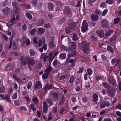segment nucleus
Listing matches in <instances>:
<instances>
[{
    "label": "nucleus",
    "mask_w": 121,
    "mask_h": 121,
    "mask_svg": "<svg viewBox=\"0 0 121 121\" xmlns=\"http://www.w3.org/2000/svg\"><path fill=\"white\" fill-rule=\"evenodd\" d=\"M20 60L22 64H25L27 62L28 67L30 70V68L34 66L35 62L34 60L32 59L26 57L24 58L23 56H21L20 58Z\"/></svg>",
    "instance_id": "1"
},
{
    "label": "nucleus",
    "mask_w": 121,
    "mask_h": 121,
    "mask_svg": "<svg viewBox=\"0 0 121 121\" xmlns=\"http://www.w3.org/2000/svg\"><path fill=\"white\" fill-rule=\"evenodd\" d=\"M82 47L83 48V51L84 52L87 54L90 53V50L89 47V44L85 42H82Z\"/></svg>",
    "instance_id": "2"
},
{
    "label": "nucleus",
    "mask_w": 121,
    "mask_h": 121,
    "mask_svg": "<svg viewBox=\"0 0 121 121\" xmlns=\"http://www.w3.org/2000/svg\"><path fill=\"white\" fill-rule=\"evenodd\" d=\"M88 25L86 20H84L82 25V27L81 28L82 31L85 32L88 30Z\"/></svg>",
    "instance_id": "3"
},
{
    "label": "nucleus",
    "mask_w": 121,
    "mask_h": 121,
    "mask_svg": "<svg viewBox=\"0 0 121 121\" xmlns=\"http://www.w3.org/2000/svg\"><path fill=\"white\" fill-rule=\"evenodd\" d=\"M64 11L65 14L67 15H71L72 13V12L68 6H66L64 9Z\"/></svg>",
    "instance_id": "4"
},
{
    "label": "nucleus",
    "mask_w": 121,
    "mask_h": 121,
    "mask_svg": "<svg viewBox=\"0 0 121 121\" xmlns=\"http://www.w3.org/2000/svg\"><path fill=\"white\" fill-rule=\"evenodd\" d=\"M108 21L106 20H103L101 22V26L103 28L107 27L108 26Z\"/></svg>",
    "instance_id": "5"
},
{
    "label": "nucleus",
    "mask_w": 121,
    "mask_h": 121,
    "mask_svg": "<svg viewBox=\"0 0 121 121\" xmlns=\"http://www.w3.org/2000/svg\"><path fill=\"white\" fill-rule=\"evenodd\" d=\"M76 44L73 42H71L69 45V47L68 48V50L71 51L72 50L75 49L76 48Z\"/></svg>",
    "instance_id": "6"
},
{
    "label": "nucleus",
    "mask_w": 121,
    "mask_h": 121,
    "mask_svg": "<svg viewBox=\"0 0 121 121\" xmlns=\"http://www.w3.org/2000/svg\"><path fill=\"white\" fill-rule=\"evenodd\" d=\"M42 87V85L40 81L36 82L35 85L34 89L36 90L39 89Z\"/></svg>",
    "instance_id": "7"
},
{
    "label": "nucleus",
    "mask_w": 121,
    "mask_h": 121,
    "mask_svg": "<svg viewBox=\"0 0 121 121\" xmlns=\"http://www.w3.org/2000/svg\"><path fill=\"white\" fill-rule=\"evenodd\" d=\"M54 37H52V38L51 41L48 44L50 48H53L55 46V45L54 42Z\"/></svg>",
    "instance_id": "8"
},
{
    "label": "nucleus",
    "mask_w": 121,
    "mask_h": 121,
    "mask_svg": "<svg viewBox=\"0 0 121 121\" xmlns=\"http://www.w3.org/2000/svg\"><path fill=\"white\" fill-rule=\"evenodd\" d=\"M97 35L101 38L103 37L104 35V33L102 30L97 31Z\"/></svg>",
    "instance_id": "9"
},
{
    "label": "nucleus",
    "mask_w": 121,
    "mask_h": 121,
    "mask_svg": "<svg viewBox=\"0 0 121 121\" xmlns=\"http://www.w3.org/2000/svg\"><path fill=\"white\" fill-rule=\"evenodd\" d=\"M48 56L44 54H43L41 56V58L43 59V61L44 62H46L47 60Z\"/></svg>",
    "instance_id": "10"
},
{
    "label": "nucleus",
    "mask_w": 121,
    "mask_h": 121,
    "mask_svg": "<svg viewBox=\"0 0 121 121\" xmlns=\"http://www.w3.org/2000/svg\"><path fill=\"white\" fill-rule=\"evenodd\" d=\"M45 31V29L43 28H39L38 29V34L39 35H41L43 34Z\"/></svg>",
    "instance_id": "11"
},
{
    "label": "nucleus",
    "mask_w": 121,
    "mask_h": 121,
    "mask_svg": "<svg viewBox=\"0 0 121 121\" xmlns=\"http://www.w3.org/2000/svg\"><path fill=\"white\" fill-rule=\"evenodd\" d=\"M91 18L92 20L96 21H97L99 19L98 16L95 15H91Z\"/></svg>",
    "instance_id": "12"
},
{
    "label": "nucleus",
    "mask_w": 121,
    "mask_h": 121,
    "mask_svg": "<svg viewBox=\"0 0 121 121\" xmlns=\"http://www.w3.org/2000/svg\"><path fill=\"white\" fill-rule=\"evenodd\" d=\"M43 111L45 113H46L47 112V111L48 107L46 103L45 102H43Z\"/></svg>",
    "instance_id": "13"
},
{
    "label": "nucleus",
    "mask_w": 121,
    "mask_h": 121,
    "mask_svg": "<svg viewBox=\"0 0 121 121\" xmlns=\"http://www.w3.org/2000/svg\"><path fill=\"white\" fill-rule=\"evenodd\" d=\"M98 95L96 93L94 94L93 96V101L95 102H97L98 100Z\"/></svg>",
    "instance_id": "14"
},
{
    "label": "nucleus",
    "mask_w": 121,
    "mask_h": 121,
    "mask_svg": "<svg viewBox=\"0 0 121 121\" xmlns=\"http://www.w3.org/2000/svg\"><path fill=\"white\" fill-rule=\"evenodd\" d=\"M113 30H110L107 32L105 35L107 36H109L111 35L113 33Z\"/></svg>",
    "instance_id": "15"
},
{
    "label": "nucleus",
    "mask_w": 121,
    "mask_h": 121,
    "mask_svg": "<svg viewBox=\"0 0 121 121\" xmlns=\"http://www.w3.org/2000/svg\"><path fill=\"white\" fill-rule=\"evenodd\" d=\"M121 19L120 17H117L115 18L114 19V24H116L118 23Z\"/></svg>",
    "instance_id": "16"
},
{
    "label": "nucleus",
    "mask_w": 121,
    "mask_h": 121,
    "mask_svg": "<svg viewBox=\"0 0 121 121\" xmlns=\"http://www.w3.org/2000/svg\"><path fill=\"white\" fill-rule=\"evenodd\" d=\"M52 96L55 100L57 99L58 98V94L56 92L54 93L53 94Z\"/></svg>",
    "instance_id": "17"
},
{
    "label": "nucleus",
    "mask_w": 121,
    "mask_h": 121,
    "mask_svg": "<svg viewBox=\"0 0 121 121\" xmlns=\"http://www.w3.org/2000/svg\"><path fill=\"white\" fill-rule=\"evenodd\" d=\"M59 57L61 59H65L66 58V54L65 53H61L59 56Z\"/></svg>",
    "instance_id": "18"
},
{
    "label": "nucleus",
    "mask_w": 121,
    "mask_h": 121,
    "mask_svg": "<svg viewBox=\"0 0 121 121\" xmlns=\"http://www.w3.org/2000/svg\"><path fill=\"white\" fill-rule=\"evenodd\" d=\"M29 52L30 55L31 56H34L35 54V52L32 49H31L29 50Z\"/></svg>",
    "instance_id": "19"
},
{
    "label": "nucleus",
    "mask_w": 121,
    "mask_h": 121,
    "mask_svg": "<svg viewBox=\"0 0 121 121\" xmlns=\"http://www.w3.org/2000/svg\"><path fill=\"white\" fill-rule=\"evenodd\" d=\"M87 71L88 74L89 76H91L92 74L93 71L91 68H88L87 69Z\"/></svg>",
    "instance_id": "20"
},
{
    "label": "nucleus",
    "mask_w": 121,
    "mask_h": 121,
    "mask_svg": "<svg viewBox=\"0 0 121 121\" xmlns=\"http://www.w3.org/2000/svg\"><path fill=\"white\" fill-rule=\"evenodd\" d=\"M2 11L4 14L5 15H7L9 11L8 8L7 7H6L3 9L2 10Z\"/></svg>",
    "instance_id": "21"
},
{
    "label": "nucleus",
    "mask_w": 121,
    "mask_h": 121,
    "mask_svg": "<svg viewBox=\"0 0 121 121\" xmlns=\"http://www.w3.org/2000/svg\"><path fill=\"white\" fill-rule=\"evenodd\" d=\"M102 84L103 86L105 88L109 89L110 88V86H109L108 84L107 83L103 82Z\"/></svg>",
    "instance_id": "22"
},
{
    "label": "nucleus",
    "mask_w": 121,
    "mask_h": 121,
    "mask_svg": "<svg viewBox=\"0 0 121 121\" xmlns=\"http://www.w3.org/2000/svg\"><path fill=\"white\" fill-rule=\"evenodd\" d=\"M52 87V85L51 84L48 85V84H47L44 88V90L45 91H46L47 89L49 90Z\"/></svg>",
    "instance_id": "23"
},
{
    "label": "nucleus",
    "mask_w": 121,
    "mask_h": 121,
    "mask_svg": "<svg viewBox=\"0 0 121 121\" xmlns=\"http://www.w3.org/2000/svg\"><path fill=\"white\" fill-rule=\"evenodd\" d=\"M36 31V29L35 28H34L30 30L29 32L31 35H33L35 33V32Z\"/></svg>",
    "instance_id": "24"
},
{
    "label": "nucleus",
    "mask_w": 121,
    "mask_h": 121,
    "mask_svg": "<svg viewBox=\"0 0 121 121\" xmlns=\"http://www.w3.org/2000/svg\"><path fill=\"white\" fill-rule=\"evenodd\" d=\"M76 23H75L72 22L69 25V27L70 29L74 28L75 26Z\"/></svg>",
    "instance_id": "25"
},
{
    "label": "nucleus",
    "mask_w": 121,
    "mask_h": 121,
    "mask_svg": "<svg viewBox=\"0 0 121 121\" xmlns=\"http://www.w3.org/2000/svg\"><path fill=\"white\" fill-rule=\"evenodd\" d=\"M44 22V20L42 19H41L39 20L38 23L39 25L41 26L43 24Z\"/></svg>",
    "instance_id": "26"
},
{
    "label": "nucleus",
    "mask_w": 121,
    "mask_h": 121,
    "mask_svg": "<svg viewBox=\"0 0 121 121\" xmlns=\"http://www.w3.org/2000/svg\"><path fill=\"white\" fill-rule=\"evenodd\" d=\"M17 98V93H14L12 97V99H15Z\"/></svg>",
    "instance_id": "27"
},
{
    "label": "nucleus",
    "mask_w": 121,
    "mask_h": 121,
    "mask_svg": "<svg viewBox=\"0 0 121 121\" xmlns=\"http://www.w3.org/2000/svg\"><path fill=\"white\" fill-rule=\"evenodd\" d=\"M48 73L46 72H45L43 74L42 76V78H43L44 79H46L48 77Z\"/></svg>",
    "instance_id": "28"
},
{
    "label": "nucleus",
    "mask_w": 121,
    "mask_h": 121,
    "mask_svg": "<svg viewBox=\"0 0 121 121\" xmlns=\"http://www.w3.org/2000/svg\"><path fill=\"white\" fill-rule=\"evenodd\" d=\"M26 17L30 19H32V17L31 14L28 13H26Z\"/></svg>",
    "instance_id": "29"
},
{
    "label": "nucleus",
    "mask_w": 121,
    "mask_h": 121,
    "mask_svg": "<svg viewBox=\"0 0 121 121\" xmlns=\"http://www.w3.org/2000/svg\"><path fill=\"white\" fill-rule=\"evenodd\" d=\"M108 12V10L107 9H105L102 13V15L103 16H105Z\"/></svg>",
    "instance_id": "30"
},
{
    "label": "nucleus",
    "mask_w": 121,
    "mask_h": 121,
    "mask_svg": "<svg viewBox=\"0 0 121 121\" xmlns=\"http://www.w3.org/2000/svg\"><path fill=\"white\" fill-rule=\"evenodd\" d=\"M5 89V88L4 86L0 87V93H4Z\"/></svg>",
    "instance_id": "31"
},
{
    "label": "nucleus",
    "mask_w": 121,
    "mask_h": 121,
    "mask_svg": "<svg viewBox=\"0 0 121 121\" xmlns=\"http://www.w3.org/2000/svg\"><path fill=\"white\" fill-rule=\"evenodd\" d=\"M73 40L75 41H76L78 39V38H77L76 35L75 34L73 35Z\"/></svg>",
    "instance_id": "32"
},
{
    "label": "nucleus",
    "mask_w": 121,
    "mask_h": 121,
    "mask_svg": "<svg viewBox=\"0 0 121 121\" xmlns=\"http://www.w3.org/2000/svg\"><path fill=\"white\" fill-rule=\"evenodd\" d=\"M103 102L106 106L108 107L110 105V103L108 101H103Z\"/></svg>",
    "instance_id": "33"
},
{
    "label": "nucleus",
    "mask_w": 121,
    "mask_h": 121,
    "mask_svg": "<svg viewBox=\"0 0 121 121\" xmlns=\"http://www.w3.org/2000/svg\"><path fill=\"white\" fill-rule=\"evenodd\" d=\"M85 87L87 88H90L91 87L90 83L89 82H86L85 83Z\"/></svg>",
    "instance_id": "34"
},
{
    "label": "nucleus",
    "mask_w": 121,
    "mask_h": 121,
    "mask_svg": "<svg viewBox=\"0 0 121 121\" xmlns=\"http://www.w3.org/2000/svg\"><path fill=\"white\" fill-rule=\"evenodd\" d=\"M53 8V5L51 3H49L48 5V9L50 10H52Z\"/></svg>",
    "instance_id": "35"
},
{
    "label": "nucleus",
    "mask_w": 121,
    "mask_h": 121,
    "mask_svg": "<svg viewBox=\"0 0 121 121\" xmlns=\"http://www.w3.org/2000/svg\"><path fill=\"white\" fill-rule=\"evenodd\" d=\"M12 5L13 7L15 8V9L16 11H19V9H18L16 8V2H13L12 3Z\"/></svg>",
    "instance_id": "36"
},
{
    "label": "nucleus",
    "mask_w": 121,
    "mask_h": 121,
    "mask_svg": "<svg viewBox=\"0 0 121 121\" xmlns=\"http://www.w3.org/2000/svg\"><path fill=\"white\" fill-rule=\"evenodd\" d=\"M108 49L111 52L113 53L114 51L112 47L110 46H108L107 47Z\"/></svg>",
    "instance_id": "37"
},
{
    "label": "nucleus",
    "mask_w": 121,
    "mask_h": 121,
    "mask_svg": "<svg viewBox=\"0 0 121 121\" xmlns=\"http://www.w3.org/2000/svg\"><path fill=\"white\" fill-rule=\"evenodd\" d=\"M6 101L10 103V102L11 100L10 99V96L7 95H6Z\"/></svg>",
    "instance_id": "38"
},
{
    "label": "nucleus",
    "mask_w": 121,
    "mask_h": 121,
    "mask_svg": "<svg viewBox=\"0 0 121 121\" xmlns=\"http://www.w3.org/2000/svg\"><path fill=\"white\" fill-rule=\"evenodd\" d=\"M32 101L34 103L36 104L38 102V100L36 97H35L32 99Z\"/></svg>",
    "instance_id": "39"
},
{
    "label": "nucleus",
    "mask_w": 121,
    "mask_h": 121,
    "mask_svg": "<svg viewBox=\"0 0 121 121\" xmlns=\"http://www.w3.org/2000/svg\"><path fill=\"white\" fill-rule=\"evenodd\" d=\"M108 80L110 83L113 85H114L115 82V80H113L111 78H108Z\"/></svg>",
    "instance_id": "40"
},
{
    "label": "nucleus",
    "mask_w": 121,
    "mask_h": 121,
    "mask_svg": "<svg viewBox=\"0 0 121 121\" xmlns=\"http://www.w3.org/2000/svg\"><path fill=\"white\" fill-rule=\"evenodd\" d=\"M32 85V83L30 82H28L27 86V88L29 89L31 88V86Z\"/></svg>",
    "instance_id": "41"
},
{
    "label": "nucleus",
    "mask_w": 121,
    "mask_h": 121,
    "mask_svg": "<svg viewBox=\"0 0 121 121\" xmlns=\"http://www.w3.org/2000/svg\"><path fill=\"white\" fill-rule=\"evenodd\" d=\"M51 69V67L49 66L46 69L45 72H46L47 73H48L50 71Z\"/></svg>",
    "instance_id": "42"
},
{
    "label": "nucleus",
    "mask_w": 121,
    "mask_h": 121,
    "mask_svg": "<svg viewBox=\"0 0 121 121\" xmlns=\"http://www.w3.org/2000/svg\"><path fill=\"white\" fill-rule=\"evenodd\" d=\"M42 44V40L40 39L39 40V43L38 44V47H40L41 46Z\"/></svg>",
    "instance_id": "43"
},
{
    "label": "nucleus",
    "mask_w": 121,
    "mask_h": 121,
    "mask_svg": "<svg viewBox=\"0 0 121 121\" xmlns=\"http://www.w3.org/2000/svg\"><path fill=\"white\" fill-rule=\"evenodd\" d=\"M33 41L35 44H37L38 43V41H37V38L36 37H34L33 38Z\"/></svg>",
    "instance_id": "44"
},
{
    "label": "nucleus",
    "mask_w": 121,
    "mask_h": 121,
    "mask_svg": "<svg viewBox=\"0 0 121 121\" xmlns=\"http://www.w3.org/2000/svg\"><path fill=\"white\" fill-rule=\"evenodd\" d=\"M30 108L33 111H35L36 110L35 108L34 107V105L32 104H31L30 105Z\"/></svg>",
    "instance_id": "45"
},
{
    "label": "nucleus",
    "mask_w": 121,
    "mask_h": 121,
    "mask_svg": "<svg viewBox=\"0 0 121 121\" xmlns=\"http://www.w3.org/2000/svg\"><path fill=\"white\" fill-rule=\"evenodd\" d=\"M22 29L24 31H26V30L27 26L26 24H24L22 26Z\"/></svg>",
    "instance_id": "46"
},
{
    "label": "nucleus",
    "mask_w": 121,
    "mask_h": 121,
    "mask_svg": "<svg viewBox=\"0 0 121 121\" xmlns=\"http://www.w3.org/2000/svg\"><path fill=\"white\" fill-rule=\"evenodd\" d=\"M67 78V76L66 75H64L62 76L60 78V80H63L64 79Z\"/></svg>",
    "instance_id": "47"
},
{
    "label": "nucleus",
    "mask_w": 121,
    "mask_h": 121,
    "mask_svg": "<svg viewBox=\"0 0 121 121\" xmlns=\"http://www.w3.org/2000/svg\"><path fill=\"white\" fill-rule=\"evenodd\" d=\"M74 78V77L73 76H72L71 77L69 81V82L70 83H71L73 82Z\"/></svg>",
    "instance_id": "48"
},
{
    "label": "nucleus",
    "mask_w": 121,
    "mask_h": 121,
    "mask_svg": "<svg viewBox=\"0 0 121 121\" xmlns=\"http://www.w3.org/2000/svg\"><path fill=\"white\" fill-rule=\"evenodd\" d=\"M50 27V24L49 23H47L45 24L44 25V27L46 28H48Z\"/></svg>",
    "instance_id": "49"
},
{
    "label": "nucleus",
    "mask_w": 121,
    "mask_h": 121,
    "mask_svg": "<svg viewBox=\"0 0 121 121\" xmlns=\"http://www.w3.org/2000/svg\"><path fill=\"white\" fill-rule=\"evenodd\" d=\"M15 23L9 22L7 24V26L9 27H11L13 24H14Z\"/></svg>",
    "instance_id": "50"
},
{
    "label": "nucleus",
    "mask_w": 121,
    "mask_h": 121,
    "mask_svg": "<svg viewBox=\"0 0 121 121\" xmlns=\"http://www.w3.org/2000/svg\"><path fill=\"white\" fill-rule=\"evenodd\" d=\"M83 72V69L81 67L79 69V70L78 71L77 73H78L80 74L82 73Z\"/></svg>",
    "instance_id": "51"
},
{
    "label": "nucleus",
    "mask_w": 121,
    "mask_h": 121,
    "mask_svg": "<svg viewBox=\"0 0 121 121\" xmlns=\"http://www.w3.org/2000/svg\"><path fill=\"white\" fill-rule=\"evenodd\" d=\"M107 3L110 4H112L113 2V0H106Z\"/></svg>",
    "instance_id": "52"
},
{
    "label": "nucleus",
    "mask_w": 121,
    "mask_h": 121,
    "mask_svg": "<svg viewBox=\"0 0 121 121\" xmlns=\"http://www.w3.org/2000/svg\"><path fill=\"white\" fill-rule=\"evenodd\" d=\"M58 61L57 60H55L53 62L52 65L54 66L56 65L57 64Z\"/></svg>",
    "instance_id": "53"
},
{
    "label": "nucleus",
    "mask_w": 121,
    "mask_h": 121,
    "mask_svg": "<svg viewBox=\"0 0 121 121\" xmlns=\"http://www.w3.org/2000/svg\"><path fill=\"white\" fill-rule=\"evenodd\" d=\"M65 19L64 18H63L60 20L59 21V23L60 24H61L63 23L65 21Z\"/></svg>",
    "instance_id": "54"
},
{
    "label": "nucleus",
    "mask_w": 121,
    "mask_h": 121,
    "mask_svg": "<svg viewBox=\"0 0 121 121\" xmlns=\"http://www.w3.org/2000/svg\"><path fill=\"white\" fill-rule=\"evenodd\" d=\"M87 98L86 97H84L82 98V101L84 103L86 102L87 100Z\"/></svg>",
    "instance_id": "55"
},
{
    "label": "nucleus",
    "mask_w": 121,
    "mask_h": 121,
    "mask_svg": "<svg viewBox=\"0 0 121 121\" xmlns=\"http://www.w3.org/2000/svg\"><path fill=\"white\" fill-rule=\"evenodd\" d=\"M106 3L105 2H103L101 3L100 5V7L102 8H104L105 6Z\"/></svg>",
    "instance_id": "56"
},
{
    "label": "nucleus",
    "mask_w": 121,
    "mask_h": 121,
    "mask_svg": "<svg viewBox=\"0 0 121 121\" xmlns=\"http://www.w3.org/2000/svg\"><path fill=\"white\" fill-rule=\"evenodd\" d=\"M117 58H115L112 60V65H113L115 63H116Z\"/></svg>",
    "instance_id": "57"
},
{
    "label": "nucleus",
    "mask_w": 121,
    "mask_h": 121,
    "mask_svg": "<svg viewBox=\"0 0 121 121\" xmlns=\"http://www.w3.org/2000/svg\"><path fill=\"white\" fill-rule=\"evenodd\" d=\"M95 13L98 14H100L101 13V11L98 9L95 10Z\"/></svg>",
    "instance_id": "58"
},
{
    "label": "nucleus",
    "mask_w": 121,
    "mask_h": 121,
    "mask_svg": "<svg viewBox=\"0 0 121 121\" xmlns=\"http://www.w3.org/2000/svg\"><path fill=\"white\" fill-rule=\"evenodd\" d=\"M116 115L120 117H121V112L119 111H117L116 112Z\"/></svg>",
    "instance_id": "59"
},
{
    "label": "nucleus",
    "mask_w": 121,
    "mask_h": 121,
    "mask_svg": "<svg viewBox=\"0 0 121 121\" xmlns=\"http://www.w3.org/2000/svg\"><path fill=\"white\" fill-rule=\"evenodd\" d=\"M106 106L104 103L103 102L100 105V107L101 108H104Z\"/></svg>",
    "instance_id": "60"
},
{
    "label": "nucleus",
    "mask_w": 121,
    "mask_h": 121,
    "mask_svg": "<svg viewBox=\"0 0 121 121\" xmlns=\"http://www.w3.org/2000/svg\"><path fill=\"white\" fill-rule=\"evenodd\" d=\"M13 77L17 81H19V78H17L15 75L14 74H13Z\"/></svg>",
    "instance_id": "61"
},
{
    "label": "nucleus",
    "mask_w": 121,
    "mask_h": 121,
    "mask_svg": "<svg viewBox=\"0 0 121 121\" xmlns=\"http://www.w3.org/2000/svg\"><path fill=\"white\" fill-rule=\"evenodd\" d=\"M30 5H26L25 6V8L26 9H29L30 8Z\"/></svg>",
    "instance_id": "62"
},
{
    "label": "nucleus",
    "mask_w": 121,
    "mask_h": 121,
    "mask_svg": "<svg viewBox=\"0 0 121 121\" xmlns=\"http://www.w3.org/2000/svg\"><path fill=\"white\" fill-rule=\"evenodd\" d=\"M52 111L56 113L57 111V109L56 107H55L52 109Z\"/></svg>",
    "instance_id": "63"
},
{
    "label": "nucleus",
    "mask_w": 121,
    "mask_h": 121,
    "mask_svg": "<svg viewBox=\"0 0 121 121\" xmlns=\"http://www.w3.org/2000/svg\"><path fill=\"white\" fill-rule=\"evenodd\" d=\"M103 121H112L109 118L105 119Z\"/></svg>",
    "instance_id": "64"
}]
</instances>
